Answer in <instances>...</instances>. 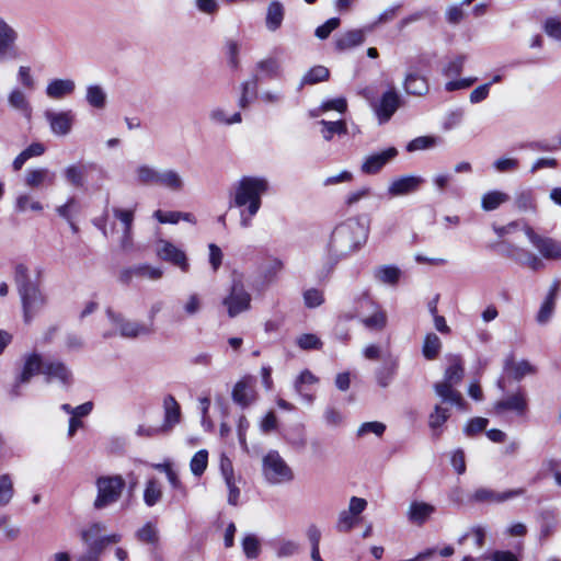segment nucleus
<instances>
[{"label":"nucleus","mask_w":561,"mask_h":561,"mask_svg":"<svg viewBox=\"0 0 561 561\" xmlns=\"http://www.w3.org/2000/svg\"><path fill=\"white\" fill-rule=\"evenodd\" d=\"M466 61L465 55H458L450 59L443 68V73L446 77H457L461 73Z\"/></svg>","instance_id":"obj_58"},{"label":"nucleus","mask_w":561,"mask_h":561,"mask_svg":"<svg viewBox=\"0 0 561 561\" xmlns=\"http://www.w3.org/2000/svg\"><path fill=\"white\" fill-rule=\"evenodd\" d=\"M208 117L211 123L216 125H233L242 122V116L239 112L234 113L231 116H228L226 111L221 107H215L210 110Z\"/></svg>","instance_id":"obj_42"},{"label":"nucleus","mask_w":561,"mask_h":561,"mask_svg":"<svg viewBox=\"0 0 561 561\" xmlns=\"http://www.w3.org/2000/svg\"><path fill=\"white\" fill-rule=\"evenodd\" d=\"M15 209L20 213H24L27 209L41 211L43 209V205L37 201H32L27 194H22L16 198Z\"/></svg>","instance_id":"obj_61"},{"label":"nucleus","mask_w":561,"mask_h":561,"mask_svg":"<svg viewBox=\"0 0 561 561\" xmlns=\"http://www.w3.org/2000/svg\"><path fill=\"white\" fill-rule=\"evenodd\" d=\"M156 252L161 260L178 266L182 272L187 273L190 271V263L185 252L172 242L160 239L157 242Z\"/></svg>","instance_id":"obj_11"},{"label":"nucleus","mask_w":561,"mask_h":561,"mask_svg":"<svg viewBox=\"0 0 561 561\" xmlns=\"http://www.w3.org/2000/svg\"><path fill=\"white\" fill-rule=\"evenodd\" d=\"M525 234L531 244L539 251L546 260H561V241L549 237H541L530 227L525 229Z\"/></svg>","instance_id":"obj_9"},{"label":"nucleus","mask_w":561,"mask_h":561,"mask_svg":"<svg viewBox=\"0 0 561 561\" xmlns=\"http://www.w3.org/2000/svg\"><path fill=\"white\" fill-rule=\"evenodd\" d=\"M125 484V480L119 474L99 477L95 481L98 494L93 503L94 508L102 510L116 503Z\"/></svg>","instance_id":"obj_4"},{"label":"nucleus","mask_w":561,"mask_h":561,"mask_svg":"<svg viewBox=\"0 0 561 561\" xmlns=\"http://www.w3.org/2000/svg\"><path fill=\"white\" fill-rule=\"evenodd\" d=\"M317 382L318 378L310 370L305 369L295 381V390L304 398V400L311 403L313 401V396L306 391V386L314 385Z\"/></svg>","instance_id":"obj_40"},{"label":"nucleus","mask_w":561,"mask_h":561,"mask_svg":"<svg viewBox=\"0 0 561 561\" xmlns=\"http://www.w3.org/2000/svg\"><path fill=\"white\" fill-rule=\"evenodd\" d=\"M448 363L449 365L445 370L444 380L458 385L462 380L465 371L461 357L458 355H451L448 358Z\"/></svg>","instance_id":"obj_39"},{"label":"nucleus","mask_w":561,"mask_h":561,"mask_svg":"<svg viewBox=\"0 0 561 561\" xmlns=\"http://www.w3.org/2000/svg\"><path fill=\"white\" fill-rule=\"evenodd\" d=\"M510 196L500 191H490L482 196L481 206L485 211H491L500 207L503 203L507 202Z\"/></svg>","instance_id":"obj_45"},{"label":"nucleus","mask_w":561,"mask_h":561,"mask_svg":"<svg viewBox=\"0 0 561 561\" xmlns=\"http://www.w3.org/2000/svg\"><path fill=\"white\" fill-rule=\"evenodd\" d=\"M538 520L540 524V538L550 537L557 526V512L554 508H545L539 512Z\"/></svg>","instance_id":"obj_36"},{"label":"nucleus","mask_w":561,"mask_h":561,"mask_svg":"<svg viewBox=\"0 0 561 561\" xmlns=\"http://www.w3.org/2000/svg\"><path fill=\"white\" fill-rule=\"evenodd\" d=\"M503 367L504 370L508 374V376L517 381L522 380L526 376L535 375L537 373L536 366H534L526 359L515 362L513 355H508L505 358Z\"/></svg>","instance_id":"obj_21"},{"label":"nucleus","mask_w":561,"mask_h":561,"mask_svg":"<svg viewBox=\"0 0 561 561\" xmlns=\"http://www.w3.org/2000/svg\"><path fill=\"white\" fill-rule=\"evenodd\" d=\"M259 80H260L259 76L254 75L251 80L244 81L241 83V95H240L239 102H238L240 108L244 110L250 105V103H251L250 94L251 95L256 94Z\"/></svg>","instance_id":"obj_46"},{"label":"nucleus","mask_w":561,"mask_h":561,"mask_svg":"<svg viewBox=\"0 0 561 561\" xmlns=\"http://www.w3.org/2000/svg\"><path fill=\"white\" fill-rule=\"evenodd\" d=\"M203 308V299L197 293L190 294L182 301V310L186 317H195Z\"/></svg>","instance_id":"obj_48"},{"label":"nucleus","mask_w":561,"mask_h":561,"mask_svg":"<svg viewBox=\"0 0 561 561\" xmlns=\"http://www.w3.org/2000/svg\"><path fill=\"white\" fill-rule=\"evenodd\" d=\"M399 367V360L392 355H388L382 358V364L375 371L377 383L381 388H387L397 375Z\"/></svg>","instance_id":"obj_20"},{"label":"nucleus","mask_w":561,"mask_h":561,"mask_svg":"<svg viewBox=\"0 0 561 561\" xmlns=\"http://www.w3.org/2000/svg\"><path fill=\"white\" fill-rule=\"evenodd\" d=\"M450 411L447 407L436 404L433 412L428 415V426L432 431V435L438 438L443 433V425L449 419Z\"/></svg>","instance_id":"obj_30"},{"label":"nucleus","mask_w":561,"mask_h":561,"mask_svg":"<svg viewBox=\"0 0 561 561\" xmlns=\"http://www.w3.org/2000/svg\"><path fill=\"white\" fill-rule=\"evenodd\" d=\"M13 482L9 474L0 476V506H5L13 497Z\"/></svg>","instance_id":"obj_55"},{"label":"nucleus","mask_w":561,"mask_h":561,"mask_svg":"<svg viewBox=\"0 0 561 561\" xmlns=\"http://www.w3.org/2000/svg\"><path fill=\"white\" fill-rule=\"evenodd\" d=\"M525 493V489H514L505 492H496L486 488H479L472 494V501L478 503H502L511 499L520 496Z\"/></svg>","instance_id":"obj_17"},{"label":"nucleus","mask_w":561,"mask_h":561,"mask_svg":"<svg viewBox=\"0 0 561 561\" xmlns=\"http://www.w3.org/2000/svg\"><path fill=\"white\" fill-rule=\"evenodd\" d=\"M85 101L91 107L103 110L107 103V94L100 84H89L85 91Z\"/></svg>","instance_id":"obj_37"},{"label":"nucleus","mask_w":561,"mask_h":561,"mask_svg":"<svg viewBox=\"0 0 561 561\" xmlns=\"http://www.w3.org/2000/svg\"><path fill=\"white\" fill-rule=\"evenodd\" d=\"M285 18V7L278 1H272L266 9L265 26L270 32L280 28Z\"/></svg>","instance_id":"obj_27"},{"label":"nucleus","mask_w":561,"mask_h":561,"mask_svg":"<svg viewBox=\"0 0 561 561\" xmlns=\"http://www.w3.org/2000/svg\"><path fill=\"white\" fill-rule=\"evenodd\" d=\"M402 105L403 100L393 87L383 92L378 100L370 102L380 125L388 123Z\"/></svg>","instance_id":"obj_7"},{"label":"nucleus","mask_w":561,"mask_h":561,"mask_svg":"<svg viewBox=\"0 0 561 561\" xmlns=\"http://www.w3.org/2000/svg\"><path fill=\"white\" fill-rule=\"evenodd\" d=\"M88 168L95 169L96 165L94 163L70 164L64 170V176L72 186L82 187L84 185V174Z\"/></svg>","instance_id":"obj_33"},{"label":"nucleus","mask_w":561,"mask_h":561,"mask_svg":"<svg viewBox=\"0 0 561 561\" xmlns=\"http://www.w3.org/2000/svg\"><path fill=\"white\" fill-rule=\"evenodd\" d=\"M22 302L23 318L30 323L33 318L45 307L46 296L42 293L39 286L19 294Z\"/></svg>","instance_id":"obj_12"},{"label":"nucleus","mask_w":561,"mask_h":561,"mask_svg":"<svg viewBox=\"0 0 561 561\" xmlns=\"http://www.w3.org/2000/svg\"><path fill=\"white\" fill-rule=\"evenodd\" d=\"M135 272L137 277H144L151 280L160 279L163 275V270L161 267H156L148 264L135 266Z\"/></svg>","instance_id":"obj_59"},{"label":"nucleus","mask_w":561,"mask_h":561,"mask_svg":"<svg viewBox=\"0 0 561 561\" xmlns=\"http://www.w3.org/2000/svg\"><path fill=\"white\" fill-rule=\"evenodd\" d=\"M167 479L174 491V494L172 495V500L174 502H180L187 496V490L185 485L181 482L175 470H173L172 472H168Z\"/></svg>","instance_id":"obj_54"},{"label":"nucleus","mask_w":561,"mask_h":561,"mask_svg":"<svg viewBox=\"0 0 561 561\" xmlns=\"http://www.w3.org/2000/svg\"><path fill=\"white\" fill-rule=\"evenodd\" d=\"M252 296L245 289L241 278H233L229 294L222 299V305L227 309L230 318H236L239 314L247 312L251 309Z\"/></svg>","instance_id":"obj_6"},{"label":"nucleus","mask_w":561,"mask_h":561,"mask_svg":"<svg viewBox=\"0 0 561 561\" xmlns=\"http://www.w3.org/2000/svg\"><path fill=\"white\" fill-rule=\"evenodd\" d=\"M9 105L15 111L20 112L25 118L30 119L32 116V106L25 93L15 88L8 95Z\"/></svg>","instance_id":"obj_32"},{"label":"nucleus","mask_w":561,"mask_h":561,"mask_svg":"<svg viewBox=\"0 0 561 561\" xmlns=\"http://www.w3.org/2000/svg\"><path fill=\"white\" fill-rule=\"evenodd\" d=\"M454 386L456 385L443 380L434 385V390L436 394L440 398L442 405L444 403H447L450 405H457L459 408H462L465 404L463 398L459 391L454 389Z\"/></svg>","instance_id":"obj_23"},{"label":"nucleus","mask_w":561,"mask_h":561,"mask_svg":"<svg viewBox=\"0 0 561 561\" xmlns=\"http://www.w3.org/2000/svg\"><path fill=\"white\" fill-rule=\"evenodd\" d=\"M515 205L520 210H531L535 208V198L531 191H522L516 194Z\"/></svg>","instance_id":"obj_64"},{"label":"nucleus","mask_w":561,"mask_h":561,"mask_svg":"<svg viewBox=\"0 0 561 561\" xmlns=\"http://www.w3.org/2000/svg\"><path fill=\"white\" fill-rule=\"evenodd\" d=\"M341 24V20L339 18H331L325 21L322 25L318 26L314 31V35L319 39H327L330 34L335 31Z\"/></svg>","instance_id":"obj_62"},{"label":"nucleus","mask_w":561,"mask_h":561,"mask_svg":"<svg viewBox=\"0 0 561 561\" xmlns=\"http://www.w3.org/2000/svg\"><path fill=\"white\" fill-rule=\"evenodd\" d=\"M494 411L496 414L511 411L514 412L517 416H524L528 411L527 397L523 391L512 393L506 398L495 402Z\"/></svg>","instance_id":"obj_15"},{"label":"nucleus","mask_w":561,"mask_h":561,"mask_svg":"<svg viewBox=\"0 0 561 561\" xmlns=\"http://www.w3.org/2000/svg\"><path fill=\"white\" fill-rule=\"evenodd\" d=\"M262 471L271 484H283L294 480L291 468L276 450H271L264 456Z\"/></svg>","instance_id":"obj_5"},{"label":"nucleus","mask_w":561,"mask_h":561,"mask_svg":"<svg viewBox=\"0 0 561 561\" xmlns=\"http://www.w3.org/2000/svg\"><path fill=\"white\" fill-rule=\"evenodd\" d=\"M136 537L139 541L150 545H156L159 541L158 529L151 522L146 523L140 529H138Z\"/></svg>","instance_id":"obj_52"},{"label":"nucleus","mask_w":561,"mask_h":561,"mask_svg":"<svg viewBox=\"0 0 561 561\" xmlns=\"http://www.w3.org/2000/svg\"><path fill=\"white\" fill-rule=\"evenodd\" d=\"M436 138L433 136H420L411 140L408 146L407 150L409 152L419 151V150H425L433 148L436 145Z\"/></svg>","instance_id":"obj_57"},{"label":"nucleus","mask_w":561,"mask_h":561,"mask_svg":"<svg viewBox=\"0 0 561 561\" xmlns=\"http://www.w3.org/2000/svg\"><path fill=\"white\" fill-rule=\"evenodd\" d=\"M164 424L165 428H171L181 421V408L172 394H168L163 400Z\"/></svg>","instance_id":"obj_31"},{"label":"nucleus","mask_w":561,"mask_h":561,"mask_svg":"<svg viewBox=\"0 0 561 561\" xmlns=\"http://www.w3.org/2000/svg\"><path fill=\"white\" fill-rule=\"evenodd\" d=\"M425 180L420 175H403L393 179L387 190L390 197L413 194L420 190Z\"/></svg>","instance_id":"obj_13"},{"label":"nucleus","mask_w":561,"mask_h":561,"mask_svg":"<svg viewBox=\"0 0 561 561\" xmlns=\"http://www.w3.org/2000/svg\"><path fill=\"white\" fill-rule=\"evenodd\" d=\"M270 182L264 176L243 175L232 187L230 206L240 208V226H252L253 218L262 207V197L270 192Z\"/></svg>","instance_id":"obj_3"},{"label":"nucleus","mask_w":561,"mask_h":561,"mask_svg":"<svg viewBox=\"0 0 561 561\" xmlns=\"http://www.w3.org/2000/svg\"><path fill=\"white\" fill-rule=\"evenodd\" d=\"M157 185L172 192H181L185 186V182L178 171L173 169H164L159 172Z\"/></svg>","instance_id":"obj_29"},{"label":"nucleus","mask_w":561,"mask_h":561,"mask_svg":"<svg viewBox=\"0 0 561 561\" xmlns=\"http://www.w3.org/2000/svg\"><path fill=\"white\" fill-rule=\"evenodd\" d=\"M234 403L241 408H247L255 400L254 382L252 378H243L239 380L231 393Z\"/></svg>","instance_id":"obj_19"},{"label":"nucleus","mask_w":561,"mask_h":561,"mask_svg":"<svg viewBox=\"0 0 561 561\" xmlns=\"http://www.w3.org/2000/svg\"><path fill=\"white\" fill-rule=\"evenodd\" d=\"M14 283L19 294L39 286L38 282L32 278L28 268L24 264L15 266Z\"/></svg>","instance_id":"obj_35"},{"label":"nucleus","mask_w":561,"mask_h":561,"mask_svg":"<svg viewBox=\"0 0 561 561\" xmlns=\"http://www.w3.org/2000/svg\"><path fill=\"white\" fill-rule=\"evenodd\" d=\"M162 497V490L156 479H150L146 483L144 491V502L147 506H154Z\"/></svg>","instance_id":"obj_47"},{"label":"nucleus","mask_w":561,"mask_h":561,"mask_svg":"<svg viewBox=\"0 0 561 561\" xmlns=\"http://www.w3.org/2000/svg\"><path fill=\"white\" fill-rule=\"evenodd\" d=\"M208 465V453L205 449H201L192 457L190 462V469L196 477H201Z\"/></svg>","instance_id":"obj_53"},{"label":"nucleus","mask_w":561,"mask_h":561,"mask_svg":"<svg viewBox=\"0 0 561 561\" xmlns=\"http://www.w3.org/2000/svg\"><path fill=\"white\" fill-rule=\"evenodd\" d=\"M368 227L350 218L334 227L325 245L321 274L328 276L337 263L357 252L367 241Z\"/></svg>","instance_id":"obj_1"},{"label":"nucleus","mask_w":561,"mask_h":561,"mask_svg":"<svg viewBox=\"0 0 561 561\" xmlns=\"http://www.w3.org/2000/svg\"><path fill=\"white\" fill-rule=\"evenodd\" d=\"M556 304H557V300L549 299V298L543 299V301L540 306V309L536 316V321L539 324L545 325L551 320V318L554 313Z\"/></svg>","instance_id":"obj_56"},{"label":"nucleus","mask_w":561,"mask_h":561,"mask_svg":"<svg viewBox=\"0 0 561 561\" xmlns=\"http://www.w3.org/2000/svg\"><path fill=\"white\" fill-rule=\"evenodd\" d=\"M56 174L46 168L32 169L26 172L25 184L30 187H39L44 184L54 185Z\"/></svg>","instance_id":"obj_28"},{"label":"nucleus","mask_w":561,"mask_h":561,"mask_svg":"<svg viewBox=\"0 0 561 561\" xmlns=\"http://www.w3.org/2000/svg\"><path fill=\"white\" fill-rule=\"evenodd\" d=\"M442 348L440 339L435 333H428L423 343V355L426 359H434Z\"/></svg>","instance_id":"obj_49"},{"label":"nucleus","mask_w":561,"mask_h":561,"mask_svg":"<svg viewBox=\"0 0 561 561\" xmlns=\"http://www.w3.org/2000/svg\"><path fill=\"white\" fill-rule=\"evenodd\" d=\"M44 117L48 122L51 133L56 136H67L71 131L75 122V115L70 110L61 112L47 110Z\"/></svg>","instance_id":"obj_14"},{"label":"nucleus","mask_w":561,"mask_h":561,"mask_svg":"<svg viewBox=\"0 0 561 561\" xmlns=\"http://www.w3.org/2000/svg\"><path fill=\"white\" fill-rule=\"evenodd\" d=\"M108 320L118 329L119 335L125 339H136L140 335L150 334V328L137 322L127 320L122 313L112 309L106 310Z\"/></svg>","instance_id":"obj_10"},{"label":"nucleus","mask_w":561,"mask_h":561,"mask_svg":"<svg viewBox=\"0 0 561 561\" xmlns=\"http://www.w3.org/2000/svg\"><path fill=\"white\" fill-rule=\"evenodd\" d=\"M386 431V425L381 422H365L363 423L358 430H357V436L364 437L368 434H375L376 436L380 437Z\"/></svg>","instance_id":"obj_60"},{"label":"nucleus","mask_w":561,"mask_h":561,"mask_svg":"<svg viewBox=\"0 0 561 561\" xmlns=\"http://www.w3.org/2000/svg\"><path fill=\"white\" fill-rule=\"evenodd\" d=\"M435 511L436 508L432 504L413 501L408 510V518L411 523L421 526L430 519Z\"/></svg>","instance_id":"obj_26"},{"label":"nucleus","mask_w":561,"mask_h":561,"mask_svg":"<svg viewBox=\"0 0 561 561\" xmlns=\"http://www.w3.org/2000/svg\"><path fill=\"white\" fill-rule=\"evenodd\" d=\"M397 156L398 150L394 147H389L380 152L371 153L364 159L360 171L364 174H376Z\"/></svg>","instance_id":"obj_16"},{"label":"nucleus","mask_w":561,"mask_h":561,"mask_svg":"<svg viewBox=\"0 0 561 561\" xmlns=\"http://www.w3.org/2000/svg\"><path fill=\"white\" fill-rule=\"evenodd\" d=\"M360 322L365 325V328L378 331L386 327L387 316L379 307H376L374 313L369 317L363 318Z\"/></svg>","instance_id":"obj_51"},{"label":"nucleus","mask_w":561,"mask_h":561,"mask_svg":"<svg viewBox=\"0 0 561 561\" xmlns=\"http://www.w3.org/2000/svg\"><path fill=\"white\" fill-rule=\"evenodd\" d=\"M508 257L520 265L531 268L533 271H539L545 267L541 259L523 248L512 247L511 252L508 253Z\"/></svg>","instance_id":"obj_25"},{"label":"nucleus","mask_w":561,"mask_h":561,"mask_svg":"<svg viewBox=\"0 0 561 561\" xmlns=\"http://www.w3.org/2000/svg\"><path fill=\"white\" fill-rule=\"evenodd\" d=\"M242 550L248 559H256L261 553V541L253 535L248 534L242 539Z\"/></svg>","instance_id":"obj_50"},{"label":"nucleus","mask_w":561,"mask_h":561,"mask_svg":"<svg viewBox=\"0 0 561 561\" xmlns=\"http://www.w3.org/2000/svg\"><path fill=\"white\" fill-rule=\"evenodd\" d=\"M255 69L257 71L259 78H267V79H277L282 75V67L277 58L275 57H266L260 60Z\"/></svg>","instance_id":"obj_34"},{"label":"nucleus","mask_w":561,"mask_h":561,"mask_svg":"<svg viewBox=\"0 0 561 561\" xmlns=\"http://www.w3.org/2000/svg\"><path fill=\"white\" fill-rule=\"evenodd\" d=\"M38 374L44 375L47 382L58 381L64 388L73 383V374L66 363L54 358L44 359L38 352H31L21 357L20 370L10 390L11 397H20L21 387L30 383Z\"/></svg>","instance_id":"obj_2"},{"label":"nucleus","mask_w":561,"mask_h":561,"mask_svg":"<svg viewBox=\"0 0 561 561\" xmlns=\"http://www.w3.org/2000/svg\"><path fill=\"white\" fill-rule=\"evenodd\" d=\"M374 25L366 28H354L344 32L340 36L335 37L334 47L339 53L352 49L360 46L365 42L366 32H370Z\"/></svg>","instance_id":"obj_18"},{"label":"nucleus","mask_w":561,"mask_h":561,"mask_svg":"<svg viewBox=\"0 0 561 561\" xmlns=\"http://www.w3.org/2000/svg\"><path fill=\"white\" fill-rule=\"evenodd\" d=\"M330 71L324 66H314L302 77L299 89L304 85H311L328 80Z\"/></svg>","instance_id":"obj_43"},{"label":"nucleus","mask_w":561,"mask_h":561,"mask_svg":"<svg viewBox=\"0 0 561 561\" xmlns=\"http://www.w3.org/2000/svg\"><path fill=\"white\" fill-rule=\"evenodd\" d=\"M403 89L407 94L424 96L430 91L427 79L416 71H408L403 80Z\"/></svg>","instance_id":"obj_22"},{"label":"nucleus","mask_w":561,"mask_h":561,"mask_svg":"<svg viewBox=\"0 0 561 561\" xmlns=\"http://www.w3.org/2000/svg\"><path fill=\"white\" fill-rule=\"evenodd\" d=\"M159 172L149 164H140L135 169L136 181L141 185H157Z\"/></svg>","instance_id":"obj_41"},{"label":"nucleus","mask_w":561,"mask_h":561,"mask_svg":"<svg viewBox=\"0 0 561 561\" xmlns=\"http://www.w3.org/2000/svg\"><path fill=\"white\" fill-rule=\"evenodd\" d=\"M374 277L382 284L394 286L401 277V270L396 265H381L374 270Z\"/></svg>","instance_id":"obj_38"},{"label":"nucleus","mask_w":561,"mask_h":561,"mask_svg":"<svg viewBox=\"0 0 561 561\" xmlns=\"http://www.w3.org/2000/svg\"><path fill=\"white\" fill-rule=\"evenodd\" d=\"M319 124L322 126L321 134L324 140H332L334 135L347 134V127L344 121L330 122L321 119Z\"/></svg>","instance_id":"obj_44"},{"label":"nucleus","mask_w":561,"mask_h":561,"mask_svg":"<svg viewBox=\"0 0 561 561\" xmlns=\"http://www.w3.org/2000/svg\"><path fill=\"white\" fill-rule=\"evenodd\" d=\"M465 111L462 108H455L449 111L444 119L443 128L445 130H451L462 123Z\"/></svg>","instance_id":"obj_63"},{"label":"nucleus","mask_w":561,"mask_h":561,"mask_svg":"<svg viewBox=\"0 0 561 561\" xmlns=\"http://www.w3.org/2000/svg\"><path fill=\"white\" fill-rule=\"evenodd\" d=\"M76 90V83L72 79H53L45 89V93L49 99L61 100L71 95Z\"/></svg>","instance_id":"obj_24"},{"label":"nucleus","mask_w":561,"mask_h":561,"mask_svg":"<svg viewBox=\"0 0 561 561\" xmlns=\"http://www.w3.org/2000/svg\"><path fill=\"white\" fill-rule=\"evenodd\" d=\"M18 31L0 18V61L15 60L21 57L16 46Z\"/></svg>","instance_id":"obj_8"}]
</instances>
